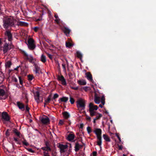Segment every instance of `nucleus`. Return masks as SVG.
I'll return each instance as SVG.
<instances>
[{
	"label": "nucleus",
	"instance_id": "obj_1",
	"mask_svg": "<svg viewBox=\"0 0 156 156\" xmlns=\"http://www.w3.org/2000/svg\"><path fill=\"white\" fill-rule=\"evenodd\" d=\"M4 27L7 29L9 27L13 26L14 22L12 19L10 18H6L3 20Z\"/></svg>",
	"mask_w": 156,
	"mask_h": 156
},
{
	"label": "nucleus",
	"instance_id": "obj_2",
	"mask_svg": "<svg viewBox=\"0 0 156 156\" xmlns=\"http://www.w3.org/2000/svg\"><path fill=\"white\" fill-rule=\"evenodd\" d=\"M22 53L25 57V59L28 60L29 62L34 64L35 63L36 59L34 58L32 55H28L24 51H22Z\"/></svg>",
	"mask_w": 156,
	"mask_h": 156
},
{
	"label": "nucleus",
	"instance_id": "obj_3",
	"mask_svg": "<svg viewBox=\"0 0 156 156\" xmlns=\"http://www.w3.org/2000/svg\"><path fill=\"white\" fill-rule=\"evenodd\" d=\"M76 106L78 109L81 108V109H84L85 107V101L82 98L78 99L76 102Z\"/></svg>",
	"mask_w": 156,
	"mask_h": 156
},
{
	"label": "nucleus",
	"instance_id": "obj_4",
	"mask_svg": "<svg viewBox=\"0 0 156 156\" xmlns=\"http://www.w3.org/2000/svg\"><path fill=\"white\" fill-rule=\"evenodd\" d=\"M34 42V40L32 38L29 39L28 41V47L31 50H33L35 47Z\"/></svg>",
	"mask_w": 156,
	"mask_h": 156
},
{
	"label": "nucleus",
	"instance_id": "obj_5",
	"mask_svg": "<svg viewBox=\"0 0 156 156\" xmlns=\"http://www.w3.org/2000/svg\"><path fill=\"white\" fill-rule=\"evenodd\" d=\"M41 121L44 124H48L50 123V120L49 118L46 116L45 117H43L41 118Z\"/></svg>",
	"mask_w": 156,
	"mask_h": 156
},
{
	"label": "nucleus",
	"instance_id": "obj_6",
	"mask_svg": "<svg viewBox=\"0 0 156 156\" xmlns=\"http://www.w3.org/2000/svg\"><path fill=\"white\" fill-rule=\"evenodd\" d=\"M2 119L6 121H9L10 120V117L7 113L4 112L2 113Z\"/></svg>",
	"mask_w": 156,
	"mask_h": 156
},
{
	"label": "nucleus",
	"instance_id": "obj_7",
	"mask_svg": "<svg viewBox=\"0 0 156 156\" xmlns=\"http://www.w3.org/2000/svg\"><path fill=\"white\" fill-rule=\"evenodd\" d=\"M58 147L60 148V152L62 153L66 152L65 150L67 148L68 146L67 145L59 144L58 146Z\"/></svg>",
	"mask_w": 156,
	"mask_h": 156
},
{
	"label": "nucleus",
	"instance_id": "obj_8",
	"mask_svg": "<svg viewBox=\"0 0 156 156\" xmlns=\"http://www.w3.org/2000/svg\"><path fill=\"white\" fill-rule=\"evenodd\" d=\"M57 79L58 81H61L62 82V84L63 85H66L67 83L66 80L63 76L61 75L60 76L58 75L57 77Z\"/></svg>",
	"mask_w": 156,
	"mask_h": 156
},
{
	"label": "nucleus",
	"instance_id": "obj_9",
	"mask_svg": "<svg viewBox=\"0 0 156 156\" xmlns=\"http://www.w3.org/2000/svg\"><path fill=\"white\" fill-rule=\"evenodd\" d=\"M34 97L35 99L36 102L38 103H39L41 101V100L40 93L38 91H37L36 92L35 94L34 95Z\"/></svg>",
	"mask_w": 156,
	"mask_h": 156
},
{
	"label": "nucleus",
	"instance_id": "obj_10",
	"mask_svg": "<svg viewBox=\"0 0 156 156\" xmlns=\"http://www.w3.org/2000/svg\"><path fill=\"white\" fill-rule=\"evenodd\" d=\"M62 29L65 35L67 36L69 35L71 31L69 29L65 27H62Z\"/></svg>",
	"mask_w": 156,
	"mask_h": 156
},
{
	"label": "nucleus",
	"instance_id": "obj_11",
	"mask_svg": "<svg viewBox=\"0 0 156 156\" xmlns=\"http://www.w3.org/2000/svg\"><path fill=\"white\" fill-rule=\"evenodd\" d=\"M17 105L19 109L22 111H24L25 110V106L24 105L23 103L19 101L17 102Z\"/></svg>",
	"mask_w": 156,
	"mask_h": 156
},
{
	"label": "nucleus",
	"instance_id": "obj_12",
	"mask_svg": "<svg viewBox=\"0 0 156 156\" xmlns=\"http://www.w3.org/2000/svg\"><path fill=\"white\" fill-rule=\"evenodd\" d=\"M94 132L96 134L97 137L101 136L102 131L100 129H96L94 130Z\"/></svg>",
	"mask_w": 156,
	"mask_h": 156
},
{
	"label": "nucleus",
	"instance_id": "obj_13",
	"mask_svg": "<svg viewBox=\"0 0 156 156\" xmlns=\"http://www.w3.org/2000/svg\"><path fill=\"white\" fill-rule=\"evenodd\" d=\"M69 99L68 98L66 97H63L62 98H60L58 100L59 103L61 102H66Z\"/></svg>",
	"mask_w": 156,
	"mask_h": 156
},
{
	"label": "nucleus",
	"instance_id": "obj_14",
	"mask_svg": "<svg viewBox=\"0 0 156 156\" xmlns=\"http://www.w3.org/2000/svg\"><path fill=\"white\" fill-rule=\"evenodd\" d=\"M86 75L87 79L90 81L93 82V80L91 74L90 72H87L86 73Z\"/></svg>",
	"mask_w": 156,
	"mask_h": 156
},
{
	"label": "nucleus",
	"instance_id": "obj_15",
	"mask_svg": "<svg viewBox=\"0 0 156 156\" xmlns=\"http://www.w3.org/2000/svg\"><path fill=\"white\" fill-rule=\"evenodd\" d=\"M5 34L7 36L8 40L9 41H11L12 40V35L10 31H7L6 32Z\"/></svg>",
	"mask_w": 156,
	"mask_h": 156
},
{
	"label": "nucleus",
	"instance_id": "obj_16",
	"mask_svg": "<svg viewBox=\"0 0 156 156\" xmlns=\"http://www.w3.org/2000/svg\"><path fill=\"white\" fill-rule=\"evenodd\" d=\"M9 45L7 43H5L3 47V51L4 53H5L8 51L9 50Z\"/></svg>",
	"mask_w": 156,
	"mask_h": 156
},
{
	"label": "nucleus",
	"instance_id": "obj_17",
	"mask_svg": "<svg viewBox=\"0 0 156 156\" xmlns=\"http://www.w3.org/2000/svg\"><path fill=\"white\" fill-rule=\"evenodd\" d=\"M97 137V145L101 147V145L102 144V137L101 136H98Z\"/></svg>",
	"mask_w": 156,
	"mask_h": 156
},
{
	"label": "nucleus",
	"instance_id": "obj_18",
	"mask_svg": "<svg viewBox=\"0 0 156 156\" xmlns=\"http://www.w3.org/2000/svg\"><path fill=\"white\" fill-rule=\"evenodd\" d=\"M91 104H89V112H90V115L91 116H94L95 115V112L93 111V109L91 107Z\"/></svg>",
	"mask_w": 156,
	"mask_h": 156
},
{
	"label": "nucleus",
	"instance_id": "obj_19",
	"mask_svg": "<svg viewBox=\"0 0 156 156\" xmlns=\"http://www.w3.org/2000/svg\"><path fill=\"white\" fill-rule=\"evenodd\" d=\"M65 119H68L70 117V115L67 112H64L62 113Z\"/></svg>",
	"mask_w": 156,
	"mask_h": 156
},
{
	"label": "nucleus",
	"instance_id": "obj_20",
	"mask_svg": "<svg viewBox=\"0 0 156 156\" xmlns=\"http://www.w3.org/2000/svg\"><path fill=\"white\" fill-rule=\"evenodd\" d=\"M75 135L73 134H69L67 137V139L69 141H71L73 140L74 138Z\"/></svg>",
	"mask_w": 156,
	"mask_h": 156
},
{
	"label": "nucleus",
	"instance_id": "obj_21",
	"mask_svg": "<svg viewBox=\"0 0 156 156\" xmlns=\"http://www.w3.org/2000/svg\"><path fill=\"white\" fill-rule=\"evenodd\" d=\"M17 25L18 26H27L28 25L27 23L21 21H18L17 22Z\"/></svg>",
	"mask_w": 156,
	"mask_h": 156
},
{
	"label": "nucleus",
	"instance_id": "obj_22",
	"mask_svg": "<svg viewBox=\"0 0 156 156\" xmlns=\"http://www.w3.org/2000/svg\"><path fill=\"white\" fill-rule=\"evenodd\" d=\"M34 68L35 69V72L36 73L39 74V71L40 70V68L35 63L34 64Z\"/></svg>",
	"mask_w": 156,
	"mask_h": 156
},
{
	"label": "nucleus",
	"instance_id": "obj_23",
	"mask_svg": "<svg viewBox=\"0 0 156 156\" xmlns=\"http://www.w3.org/2000/svg\"><path fill=\"white\" fill-rule=\"evenodd\" d=\"M13 132L19 138H20V133L16 129H14L13 130Z\"/></svg>",
	"mask_w": 156,
	"mask_h": 156
},
{
	"label": "nucleus",
	"instance_id": "obj_24",
	"mask_svg": "<svg viewBox=\"0 0 156 156\" xmlns=\"http://www.w3.org/2000/svg\"><path fill=\"white\" fill-rule=\"evenodd\" d=\"M94 101L96 104H99L100 102V97L97 96L95 95L94 97Z\"/></svg>",
	"mask_w": 156,
	"mask_h": 156
},
{
	"label": "nucleus",
	"instance_id": "obj_25",
	"mask_svg": "<svg viewBox=\"0 0 156 156\" xmlns=\"http://www.w3.org/2000/svg\"><path fill=\"white\" fill-rule=\"evenodd\" d=\"M78 83L80 85H85L86 84V82L84 80H79L77 81Z\"/></svg>",
	"mask_w": 156,
	"mask_h": 156
},
{
	"label": "nucleus",
	"instance_id": "obj_26",
	"mask_svg": "<svg viewBox=\"0 0 156 156\" xmlns=\"http://www.w3.org/2000/svg\"><path fill=\"white\" fill-rule=\"evenodd\" d=\"M75 150L76 152L78 151L80 149V144L78 142L75 144Z\"/></svg>",
	"mask_w": 156,
	"mask_h": 156
},
{
	"label": "nucleus",
	"instance_id": "obj_27",
	"mask_svg": "<svg viewBox=\"0 0 156 156\" xmlns=\"http://www.w3.org/2000/svg\"><path fill=\"white\" fill-rule=\"evenodd\" d=\"M41 61L43 63H45L46 61V56L42 54L41 57Z\"/></svg>",
	"mask_w": 156,
	"mask_h": 156
},
{
	"label": "nucleus",
	"instance_id": "obj_28",
	"mask_svg": "<svg viewBox=\"0 0 156 156\" xmlns=\"http://www.w3.org/2000/svg\"><path fill=\"white\" fill-rule=\"evenodd\" d=\"M73 45V44L69 42H66V47L69 48H71Z\"/></svg>",
	"mask_w": 156,
	"mask_h": 156
},
{
	"label": "nucleus",
	"instance_id": "obj_29",
	"mask_svg": "<svg viewBox=\"0 0 156 156\" xmlns=\"http://www.w3.org/2000/svg\"><path fill=\"white\" fill-rule=\"evenodd\" d=\"M103 137L104 139L106 141L110 142L111 140L108 136L106 134H103Z\"/></svg>",
	"mask_w": 156,
	"mask_h": 156
},
{
	"label": "nucleus",
	"instance_id": "obj_30",
	"mask_svg": "<svg viewBox=\"0 0 156 156\" xmlns=\"http://www.w3.org/2000/svg\"><path fill=\"white\" fill-rule=\"evenodd\" d=\"M6 92L2 89L0 88V96H3L6 95Z\"/></svg>",
	"mask_w": 156,
	"mask_h": 156
},
{
	"label": "nucleus",
	"instance_id": "obj_31",
	"mask_svg": "<svg viewBox=\"0 0 156 156\" xmlns=\"http://www.w3.org/2000/svg\"><path fill=\"white\" fill-rule=\"evenodd\" d=\"M54 17L56 19L55 20V21L58 24L60 23V19L59 18L58 15L56 14H55Z\"/></svg>",
	"mask_w": 156,
	"mask_h": 156
},
{
	"label": "nucleus",
	"instance_id": "obj_32",
	"mask_svg": "<svg viewBox=\"0 0 156 156\" xmlns=\"http://www.w3.org/2000/svg\"><path fill=\"white\" fill-rule=\"evenodd\" d=\"M41 149L44 151H50L51 150V148L49 147H42Z\"/></svg>",
	"mask_w": 156,
	"mask_h": 156
},
{
	"label": "nucleus",
	"instance_id": "obj_33",
	"mask_svg": "<svg viewBox=\"0 0 156 156\" xmlns=\"http://www.w3.org/2000/svg\"><path fill=\"white\" fill-rule=\"evenodd\" d=\"M90 104H92L91 105V107L93 109V111H94V110H97L98 109V107L97 105H94L93 104L91 103H90Z\"/></svg>",
	"mask_w": 156,
	"mask_h": 156
},
{
	"label": "nucleus",
	"instance_id": "obj_34",
	"mask_svg": "<svg viewBox=\"0 0 156 156\" xmlns=\"http://www.w3.org/2000/svg\"><path fill=\"white\" fill-rule=\"evenodd\" d=\"M28 80L29 81H31L34 78V77L33 76L31 75H28L27 76Z\"/></svg>",
	"mask_w": 156,
	"mask_h": 156
},
{
	"label": "nucleus",
	"instance_id": "obj_35",
	"mask_svg": "<svg viewBox=\"0 0 156 156\" xmlns=\"http://www.w3.org/2000/svg\"><path fill=\"white\" fill-rule=\"evenodd\" d=\"M59 97V95L58 94L56 93L54 94L53 98L51 99V101H53V100H55L56 98H58Z\"/></svg>",
	"mask_w": 156,
	"mask_h": 156
},
{
	"label": "nucleus",
	"instance_id": "obj_36",
	"mask_svg": "<svg viewBox=\"0 0 156 156\" xmlns=\"http://www.w3.org/2000/svg\"><path fill=\"white\" fill-rule=\"evenodd\" d=\"M76 55L78 58L81 59L82 57V54L79 51H76Z\"/></svg>",
	"mask_w": 156,
	"mask_h": 156
},
{
	"label": "nucleus",
	"instance_id": "obj_37",
	"mask_svg": "<svg viewBox=\"0 0 156 156\" xmlns=\"http://www.w3.org/2000/svg\"><path fill=\"white\" fill-rule=\"evenodd\" d=\"M11 65H12L11 62H10V61H8L5 63L6 66L8 68L10 67Z\"/></svg>",
	"mask_w": 156,
	"mask_h": 156
},
{
	"label": "nucleus",
	"instance_id": "obj_38",
	"mask_svg": "<svg viewBox=\"0 0 156 156\" xmlns=\"http://www.w3.org/2000/svg\"><path fill=\"white\" fill-rule=\"evenodd\" d=\"M22 142L23 145L26 146H28L29 145V144L27 142V140L25 139H24L23 141H22Z\"/></svg>",
	"mask_w": 156,
	"mask_h": 156
},
{
	"label": "nucleus",
	"instance_id": "obj_39",
	"mask_svg": "<svg viewBox=\"0 0 156 156\" xmlns=\"http://www.w3.org/2000/svg\"><path fill=\"white\" fill-rule=\"evenodd\" d=\"M51 98L48 97L45 100V102H46L47 104H48L51 101Z\"/></svg>",
	"mask_w": 156,
	"mask_h": 156
},
{
	"label": "nucleus",
	"instance_id": "obj_40",
	"mask_svg": "<svg viewBox=\"0 0 156 156\" xmlns=\"http://www.w3.org/2000/svg\"><path fill=\"white\" fill-rule=\"evenodd\" d=\"M70 101V103L72 104H73L75 102V100H74V99L71 97H70V101Z\"/></svg>",
	"mask_w": 156,
	"mask_h": 156
},
{
	"label": "nucleus",
	"instance_id": "obj_41",
	"mask_svg": "<svg viewBox=\"0 0 156 156\" xmlns=\"http://www.w3.org/2000/svg\"><path fill=\"white\" fill-rule=\"evenodd\" d=\"M102 116V115L101 114H99L98 115H97L95 118V120H97L100 119Z\"/></svg>",
	"mask_w": 156,
	"mask_h": 156
},
{
	"label": "nucleus",
	"instance_id": "obj_42",
	"mask_svg": "<svg viewBox=\"0 0 156 156\" xmlns=\"http://www.w3.org/2000/svg\"><path fill=\"white\" fill-rule=\"evenodd\" d=\"M62 68L63 69V71L65 72H66V64L64 63H63L62 64Z\"/></svg>",
	"mask_w": 156,
	"mask_h": 156
},
{
	"label": "nucleus",
	"instance_id": "obj_43",
	"mask_svg": "<svg viewBox=\"0 0 156 156\" xmlns=\"http://www.w3.org/2000/svg\"><path fill=\"white\" fill-rule=\"evenodd\" d=\"M19 79L20 81V85H22L23 83V80L21 76H19Z\"/></svg>",
	"mask_w": 156,
	"mask_h": 156
},
{
	"label": "nucleus",
	"instance_id": "obj_44",
	"mask_svg": "<svg viewBox=\"0 0 156 156\" xmlns=\"http://www.w3.org/2000/svg\"><path fill=\"white\" fill-rule=\"evenodd\" d=\"M87 130L88 133L89 134H90V133L92 132L91 128L89 126H88L87 128Z\"/></svg>",
	"mask_w": 156,
	"mask_h": 156
},
{
	"label": "nucleus",
	"instance_id": "obj_45",
	"mask_svg": "<svg viewBox=\"0 0 156 156\" xmlns=\"http://www.w3.org/2000/svg\"><path fill=\"white\" fill-rule=\"evenodd\" d=\"M64 121L60 120L59 121L58 124L60 125H62L64 124Z\"/></svg>",
	"mask_w": 156,
	"mask_h": 156
},
{
	"label": "nucleus",
	"instance_id": "obj_46",
	"mask_svg": "<svg viewBox=\"0 0 156 156\" xmlns=\"http://www.w3.org/2000/svg\"><path fill=\"white\" fill-rule=\"evenodd\" d=\"M26 111L27 112H29L30 108L28 107V105H26Z\"/></svg>",
	"mask_w": 156,
	"mask_h": 156
},
{
	"label": "nucleus",
	"instance_id": "obj_47",
	"mask_svg": "<svg viewBox=\"0 0 156 156\" xmlns=\"http://www.w3.org/2000/svg\"><path fill=\"white\" fill-rule=\"evenodd\" d=\"M47 55L48 57L50 58V59H52V55L48 53H47Z\"/></svg>",
	"mask_w": 156,
	"mask_h": 156
},
{
	"label": "nucleus",
	"instance_id": "obj_48",
	"mask_svg": "<svg viewBox=\"0 0 156 156\" xmlns=\"http://www.w3.org/2000/svg\"><path fill=\"white\" fill-rule=\"evenodd\" d=\"M71 89H73L75 90H78V87H71Z\"/></svg>",
	"mask_w": 156,
	"mask_h": 156
},
{
	"label": "nucleus",
	"instance_id": "obj_49",
	"mask_svg": "<svg viewBox=\"0 0 156 156\" xmlns=\"http://www.w3.org/2000/svg\"><path fill=\"white\" fill-rule=\"evenodd\" d=\"M27 150L28 151L30 152H32V153H34V150H33L31 148H28L27 149Z\"/></svg>",
	"mask_w": 156,
	"mask_h": 156
},
{
	"label": "nucleus",
	"instance_id": "obj_50",
	"mask_svg": "<svg viewBox=\"0 0 156 156\" xmlns=\"http://www.w3.org/2000/svg\"><path fill=\"white\" fill-rule=\"evenodd\" d=\"M9 45V50L12 48L13 47V46L11 44Z\"/></svg>",
	"mask_w": 156,
	"mask_h": 156
},
{
	"label": "nucleus",
	"instance_id": "obj_51",
	"mask_svg": "<svg viewBox=\"0 0 156 156\" xmlns=\"http://www.w3.org/2000/svg\"><path fill=\"white\" fill-rule=\"evenodd\" d=\"M39 27H35L34 28V30L35 32H37V31Z\"/></svg>",
	"mask_w": 156,
	"mask_h": 156
},
{
	"label": "nucleus",
	"instance_id": "obj_52",
	"mask_svg": "<svg viewBox=\"0 0 156 156\" xmlns=\"http://www.w3.org/2000/svg\"><path fill=\"white\" fill-rule=\"evenodd\" d=\"M92 154L93 156H97V152L96 151H94Z\"/></svg>",
	"mask_w": 156,
	"mask_h": 156
},
{
	"label": "nucleus",
	"instance_id": "obj_53",
	"mask_svg": "<svg viewBox=\"0 0 156 156\" xmlns=\"http://www.w3.org/2000/svg\"><path fill=\"white\" fill-rule=\"evenodd\" d=\"M44 156H50V155L48 154V153H46L45 152H44Z\"/></svg>",
	"mask_w": 156,
	"mask_h": 156
},
{
	"label": "nucleus",
	"instance_id": "obj_54",
	"mask_svg": "<svg viewBox=\"0 0 156 156\" xmlns=\"http://www.w3.org/2000/svg\"><path fill=\"white\" fill-rule=\"evenodd\" d=\"M105 98L104 95L102 96L101 97V101H105Z\"/></svg>",
	"mask_w": 156,
	"mask_h": 156
},
{
	"label": "nucleus",
	"instance_id": "obj_55",
	"mask_svg": "<svg viewBox=\"0 0 156 156\" xmlns=\"http://www.w3.org/2000/svg\"><path fill=\"white\" fill-rule=\"evenodd\" d=\"M45 145L46 146V147H49V144L48 142H47V141L45 143Z\"/></svg>",
	"mask_w": 156,
	"mask_h": 156
},
{
	"label": "nucleus",
	"instance_id": "obj_56",
	"mask_svg": "<svg viewBox=\"0 0 156 156\" xmlns=\"http://www.w3.org/2000/svg\"><path fill=\"white\" fill-rule=\"evenodd\" d=\"M84 125L83 124L81 123L80 125V128L83 129V127Z\"/></svg>",
	"mask_w": 156,
	"mask_h": 156
},
{
	"label": "nucleus",
	"instance_id": "obj_57",
	"mask_svg": "<svg viewBox=\"0 0 156 156\" xmlns=\"http://www.w3.org/2000/svg\"><path fill=\"white\" fill-rule=\"evenodd\" d=\"M90 119H91V118L90 117H89V116H87V119L88 121H90Z\"/></svg>",
	"mask_w": 156,
	"mask_h": 156
},
{
	"label": "nucleus",
	"instance_id": "obj_58",
	"mask_svg": "<svg viewBox=\"0 0 156 156\" xmlns=\"http://www.w3.org/2000/svg\"><path fill=\"white\" fill-rule=\"evenodd\" d=\"M43 43L44 46H45V47H47L48 46L47 44L45 42H43Z\"/></svg>",
	"mask_w": 156,
	"mask_h": 156
},
{
	"label": "nucleus",
	"instance_id": "obj_59",
	"mask_svg": "<svg viewBox=\"0 0 156 156\" xmlns=\"http://www.w3.org/2000/svg\"><path fill=\"white\" fill-rule=\"evenodd\" d=\"M14 141L16 142L18 141V140L17 138H16V137H14Z\"/></svg>",
	"mask_w": 156,
	"mask_h": 156
},
{
	"label": "nucleus",
	"instance_id": "obj_60",
	"mask_svg": "<svg viewBox=\"0 0 156 156\" xmlns=\"http://www.w3.org/2000/svg\"><path fill=\"white\" fill-rule=\"evenodd\" d=\"M83 89L85 91H87V87H83Z\"/></svg>",
	"mask_w": 156,
	"mask_h": 156
},
{
	"label": "nucleus",
	"instance_id": "obj_61",
	"mask_svg": "<svg viewBox=\"0 0 156 156\" xmlns=\"http://www.w3.org/2000/svg\"><path fill=\"white\" fill-rule=\"evenodd\" d=\"M116 136H117V137H118V138L119 139V140L120 141H121V138H120V137L117 134L116 135Z\"/></svg>",
	"mask_w": 156,
	"mask_h": 156
},
{
	"label": "nucleus",
	"instance_id": "obj_62",
	"mask_svg": "<svg viewBox=\"0 0 156 156\" xmlns=\"http://www.w3.org/2000/svg\"><path fill=\"white\" fill-rule=\"evenodd\" d=\"M119 149L120 150H122V146H119Z\"/></svg>",
	"mask_w": 156,
	"mask_h": 156
},
{
	"label": "nucleus",
	"instance_id": "obj_63",
	"mask_svg": "<svg viewBox=\"0 0 156 156\" xmlns=\"http://www.w3.org/2000/svg\"><path fill=\"white\" fill-rule=\"evenodd\" d=\"M101 103L103 105H104L105 103V101H101Z\"/></svg>",
	"mask_w": 156,
	"mask_h": 156
},
{
	"label": "nucleus",
	"instance_id": "obj_64",
	"mask_svg": "<svg viewBox=\"0 0 156 156\" xmlns=\"http://www.w3.org/2000/svg\"><path fill=\"white\" fill-rule=\"evenodd\" d=\"M68 75L70 77L71 76H72L73 75L72 74V73H68Z\"/></svg>",
	"mask_w": 156,
	"mask_h": 156
}]
</instances>
